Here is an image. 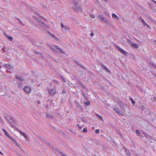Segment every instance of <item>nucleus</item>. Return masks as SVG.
<instances>
[{
  "mask_svg": "<svg viewBox=\"0 0 156 156\" xmlns=\"http://www.w3.org/2000/svg\"><path fill=\"white\" fill-rule=\"evenodd\" d=\"M129 99L131 101L132 103L134 105L136 103L135 101L130 97H129Z\"/></svg>",
  "mask_w": 156,
  "mask_h": 156,
  "instance_id": "nucleus-23",
  "label": "nucleus"
},
{
  "mask_svg": "<svg viewBox=\"0 0 156 156\" xmlns=\"http://www.w3.org/2000/svg\"><path fill=\"white\" fill-rule=\"evenodd\" d=\"M55 130H56V131L58 133H59L60 134H63V132L61 130H59L58 129H57L56 128H55Z\"/></svg>",
  "mask_w": 156,
  "mask_h": 156,
  "instance_id": "nucleus-24",
  "label": "nucleus"
},
{
  "mask_svg": "<svg viewBox=\"0 0 156 156\" xmlns=\"http://www.w3.org/2000/svg\"><path fill=\"white\" fill-rule=\"evenodd\" d=\"M53 82L56 83H58L59 82L58 81L54 79L53 80Z\"/></svg>",
  "mask_w": 156,
  "mask_h": 156,
  "instance_id": "nucleus-49",
  "label": "nucleus"
},
{
  "mask_svg": "<svg viewBox=\"0 0 156 156\" xmlns=\"http://www.w3.org/2000/svg\"><path fill=\"white\" fill-rule=\"evenodd\" d=\"M149 65L152 66L154 68L156 66V65L151 62H149Z\"/></svg>",
  "mask_w": 156,
  "mask_h": 156,
  "instance_id": "nucleus-29",
  "label": "nucleus"
},
{
  "mask_svg": "<svg viewBox=\"0 0 156 156\" xmlns=\"http://www.w3.org/2000/svg\"><path fill=\"white\" fill-rule=\"evenodd\" d=\"M81 91L82 93L83 96L85 99L86 100H88V98L87 95L82 90H81Z\"/></svg>",
  "mask_w": 156,
  "mask_h": 156,
  "instance_id": "nucleus-13",
  "label": "nucleus"
},
{
  "mask_svg": "<svg viewBox=\"0 0 156 156\" xmlns=\"http://www.w3.org/2000/svg\"><path fill=\"white\" fill-rule=\"evenodd\" d=\"M50 105H51L52 106H53L54 105V104L53 102V100H51L50 101Z\"/></svg>",
  "mask_w": 156,
  "mask_h": 156,
  "instance_id": "nucleus-36",
  "label": "nucleus"
},
{
  "mask_svg": "<svg viewBox=\"0 0 156 156\" xmlns=\"http://www.w3.org/2000/svg\"><path fill=\"white\" fill-rule=\"evenodd\" d=\"M37 20L38 22H39L40 23H41L42 22V21H41V19H38Z\"/></svg>",
  "mask_w": 156,
  "mask_h": 156,
  "instance_id": "nucleus-56",
  "label": "nucleus"
},
{
  "mask_svg": "<svg viewBox=\"0 0 156 156\" xmlns=\"http://www.w3.org/2000/svg\"><path fill=\"white\" fill-rule=\"evenodd\" d=\"M148 5L150 6V7L153 9L155 10L156 9V7L154 6V5L151 4V3H149L148 4Z\"/></svg>",
  "mask_w": 156,
  "mask_h": 156,
  "instance_id": "nucleus-18",
  "label": "nucleus"
},
{
  "mask_svg": "<svg viewBox=\"0 0 156 156\" xmlns=\"http://www.w3.org/2000/svg\"><path fill=\"white\" fill-rule=\"evenodd\" d=\"M146 109V108L144 107L143 105H141L140 108V109L141 110H145Z\"/></svg>",
  "mask_w": 156,
  "mask_h": 156,
  "instance_id": "nucleus-38",
  "label": "nucleus"
},
{
  "mask_svg": "<svg viewBox=\"0 0 156 156\" xmlns=\"http://www.w3.org/2000/svg\"><path fill=\"white\" fill-rule=\"evenodd\" d=\"M143 26L144 27L146 26L147 27L151 29V27L148 25V24H147V23L145 24V25H143Z\"/></svg>",
  "mask_w": 156,
  "mask_h": 156,
  "instance_id": "nucleus-47",
  "label": "nucleus"
},
{
  "mask_svg": "<svg viewBox=\"0 0 156 156\" xmlns=\"http://www.w3.org/2000/svg\"><path fill=\"white\" fill-rule=\"evenodd\" d=\"M134 39L137 42H138L139 43H141L140 41L139 40H137V39H136L135 38Z\"/></svg>",
  "mask_w": 156,
  "mask_h": 156,
  "instance_id": "nucleus-60",
  "label": "nucleus"
},
{
  "mask_svg": "<svg viewBox=\"0 0 156 156\" xmlns=\"http://www.w3.org/2000/svg\"><path fill=\"white\" fill-rule=\"evenodd\" d=\"M135 132H136V134L137 135H138V136L140 135V132L138 130H137V129L136 130Z\"/></svg>",
  "mask_w": 156,
  "mask_h": 156,
  "instance_id": "nucleus-34",
  "label": "nucleus"
},
{
  "mask_svg": "<svg viewBox=\"0 0 156 156\" xmlns=\"http://www.w3.org/2000/svg\"><path fill=\"white\" fill-rule=\"evenodd\" d=\"M73 62H74L75 63L77 64V65L79 66L80 63H79L76 60H74L73 61Z\"/></svg>",
  "mask_w": 156,
  "mask_h": 156,
  "instance_id": "nucleus-44",
  "label": "nucleus"
},
{
  "mask_svg": "<svg viewBox=\"0 0 156 156\" xmlns=\"http://www.w3.org/2000/svg\"><path fill=\"white\" fill-rule=\"evenodd\" d=\"M84 103L86 105H89L90 104V101H87L84 102Z\"/></svg>",
  "mask_w": 156,
  "mask_h": 156,
  "instance_id": "nucleus-30",
  "label": "nucleus"
},
{
  "mask_svg": "<svg viewBox=\"0 0 156 156\" xmlns=\"http://www.w3.org/2000/svg\"><path fill=\"white\" fill-rule=\"evenodd\" d=\"M46 115H47V116L48 117V118H50L53 119V118H54V117H55L54 116L50 114V113H46Z\"/></svg>",
  "mask_w": 156,
  "mask_h": 156,
  "instance_id": "nucleus-19",
  "label": "nucleus"
},
{
  "mask_svg": "<svg viewBox=\"0 0 156 156\" xmlns=\"http://www.w3.org/2000/svg\"><path fill=\"white\" fill-rule=\"evenodd\" d=\"M47 89L49 93L52 95H55L56 93V90L55 89L50 88L47 87Z\"/></svg>",
  "mask_w": 156,
  "mask_h": 156,
  "instance_id": "nucleus-3",
  "label": "nucleus"
},
{
  "mask_svg": "<svg viewBox=\"0 0 156 156\" xmlns=\"http://www.w3.org/2000/svg\"><path fill=\"white\" fill-rule=\"evenodd\" d=\"M34 53L36 54H37L38 53H39V52H38L37 51H35L34 52Z\"/></svg>",
  "mask_w": 156,
  "mask_h": 156,
  "instance_id": "nucleus-63",
  "label": "nucleus"
},
{
  "mask_svg": "<svg viewBox=\"0 0 156 156\" xmlns=\"http://www.w3.org/2000/svg\"><path fill=\"white\" fill-rule=\"evenodd\" d=\"M115 46L116 48L119 49L120 52L122 53L123 55H125L126 54H128V52L126 51H125L123 50L122 48H120L119 46L115 45Z\"/></svg>",
  "mask_w": 156,
  "mask_h": 156,
  "instance_id": "nucleus-6",
  "label": "nucleus"
},
{
  "mask_svg": "<svg viewBox=\"0 0 156 156\" xmlns=\"http://www.w3.org/2000/svg\"><path fill=\"white\" fill-rule=\"evenodd\" d=\"M101 65V66L104 68V69L105 70L109 73L110 74L111 73V72L110 70L107 67H106L104 64H103L102 63H101L100 64H99V65Z\"/></svg>",
  "mask_w": 156,
  "mask_h": 156,
  "instance_id": "nucleus-7",
  "label": "nucleus"
},
{
  "mask_svg": "<svg viewBox=\"0 0 156 156\" xmlns=\"http://www.w3.org/2000/svg\"><path fill=\"white\" fill-rule=\"evenodd\" d=\"M12 127H14L15 129L16 130L18 131L19 132V131H21V130H19L17 128V127H14L13 126H12Z\"/></svg>",
  "mask_w": 156,
  "mask_h": 156,
  "instance_id": "nucleus-55",
  "label": "nucleus"
},
{
  "mask_svg": "<svg viewBox=\"0 0 156 156\" xmlns=\"http://www.w3.org/2000/svg\"><path fill=\"white\" fill-rule=\"evenodd\" d=\"M90 35L91 37L93 36L94 35V33L93 32L91 33L90 34Z\"/></svg>",
  "mask_w": 156,
  "mask_h": 156,
  "instance_id": "nucleus-61",
  "label": "nucleus"
},
{
  "mask_svg": "<svg viewBox=\"0 0 156 156\" xmlns=\"http://www.w3.org/2000/svg\"><path fill=\"white\" fill-rule=\"evenodd\" d=\"M98 19L100 20L101 21L107 23L110 26H112V23L111 22H110L108 20L104 17L103 15H100L98 16Z\"/></svg>",
  "mask_w": 156,
  "mask_h": 156,
  "instance_id": "nucleus-2",
  "label": "nucleus"
},
{
  "mask_svg": "<svg viewBox=\"0 0 156 156\" xmlns=\"http://www.w3.org/2000/svg\"><path fill=\"white\" fill-rule=\"evenodd\" d=\"M78 83L79 85L82 87L85 90H87V88L84 85L83 83L80 81L79 80H78Z\"/></svg>",
  "mask_w": 156,
  "mask_h": 156,
  "instance_id": "nucleus-9",
  "label": "nucleus"
},
{
  "mask_svg": "<svg viewBox=\"0 0 156 156\" xmlns=\"http://www.w3.org/2000/svg\"><path fill=\"white\" fill-rule=\"evenodd\" d=\"M55 47L56 48L58 49L57 50H55V52L56 53H58L59 52V50L60 49V48L58 47V46L57 45H55Z\"/></svg>",
  "mask_w": 156,
  "mask_h": 156,
  "instance_id": "nucleus-27",
  "label": "nucleus"
},
{
  "mask_svg": "<svg viewBox=\"0 0 156 156\" xmlns=\"http://www.w3.org/2000/svg\"><path fill=\"white\" fill-rule=\"evenodd\" d=\"M112 17L119 19V17L117 16L114 13H113L112 15Z\"/></svg>",
  "mask_w": 156,
  "mask_h": 156,
  "instance_id": "nucleus-32",
  "label": "nucleus"
},
{
  "mask_svg": "<svg viewBox=\"0 0 156 156\" xmlns=\"http://www.w3.org/2000/svg\"><path fill=\"white\" fill-rule=\"evenodd\" d=\"M131 46L136 49L137 48L139 47V45L137 44H134L133 43H131Z\"/></svg>",
  "mask_w": 156,
  "mask_h": 156,
  "instance_id": "nucleus-10",
  "label": "nucleus"
},
{
  "mask_svg": "<svg viewBox=\"0 0 156 156\" xmlns=\"http://www.w3.org/2000/svg\"><path fill=\"white\" fill-rule=\"evenodd\" d=\"M9 138L11 139L15 143V144L16 146L19 147V145L18 144L17 142L16 141V140L15 139L13 138L12 137H10Z\"/></svg>",
  "mask_w": 156,
  "mask_h": 156,
  "instance_id": "nucleus-20",
  "label": "nucleus"
},
{
  "mask_svg": "<svg viewBox=\"0 0 156 156\" xmlns=\"http://www.w3.org/2000/svg\"><path fill=\"white\" fill-rule=\"evenodd\" d=\"M43 141L48 145L50 144L49 142L46 140H44Z\"/></svg>",
  "mask_w": 156,
  "mask_h": 156,
  "instance_id": "nucleus-45",
  "label": "nucleus"
},
{
  "mask_svg": "<svg viewBox=\"0 0 156 156\" xmlns=\"http://www.w3.org/2000/svg\"><path fill=\"white\" fill-rule=\"evenodd\" d=\"M96 4H97L98 5L100 4V3L99 2L98 0H96L95 1Z\"/></svg>",
  "mask_w": 156,
  "mask_h": 156,
  "instance_id": "nucleus-53",
  "label": "nucleus"
},
{
  "mask_svg": "<svg viewBox=\"0 0 156 156\" xmlns=\"http://www.w3.org/2000/svg\"><path fill=\"white\" fill-rule=\"evenodd\" d=\"M123 149L125 150V151L128 156L130 155V153L129 151L125 147H123Z\"/></svg>",
  "mask_w": 156,
  "mask_h": 156,
  "instance_id": "nucleus-15",
  "label": "nucleus"
},
{
  "mask_svg": "<svg viewBox=\"0 0 156 156\" xmlns=\"http://www.w3.org/2000/svg\"><path fill=\"white\" fill-rule=\"evenodd\" d=\"M127 42H128V43H130V45H131V43H133L129 39H127Z\"/></svg>",
  "mask_w": 156,
  "mask_h": 156,
  "instance_id": "nucleus-52",
  "label": "nucleus"
},
{
  "mask_svg": "<svg viewBox=\"0 0 156 156\" xmlns=\"http://www.w3.org/2000/svg\"><path fill=\"white\" fill-rule=\"evenodd\" d=\"M18 20L19 21V22L21 24H22L23 26H24V25L23 24V23H22L21 21L18 18Z\"/></svg>",
  "mask_w": 156,
  "mask_h": 156,
  "instance_id": "nucleus-54",
  "label": "nucleus"
},
{
  "mask_svg": "<svg viewBox=\"0 0 156 156\" xmlns=\"http://www.w3.org/2000/svg\"><path fill=\"white\" fill-rule=\"evenodd\" d=\"M38 53V54L40 56H41L42 57H43V54L42 53L40 52H39V53Z\"/></svg>",
  "mask_w": 156,
  "mask_h": 156,
  "instance_id": "nucleus-43",
  "label": "nucleus"
},
{
  "mask_svg": "<svg viewBox=\"0 0 156 156\" xmlns=\"http://www.w3.org/2000/svg\"><path fill=\"white\" fill-rule=\"evenodd\" d=\"M90 16L92 18H95V16L94 15L91 14L90 15Z\"/></svg>",
  "mask_w": 156,
  "mask_h": 156,
  "instance_id": "nucleus-58",
  "label": "nucleus"
},
{
  "mask_svg": "<svg viewBox=\"0 0 156 156\" xmlns=\"http://www.w3.org/2000/svg\"><path fill=\"white\" fill-rule=\"evenodd\" d=\"M76 125L78 126V128L80 129H82V127L80 125H79L78 124H77Z\"/></svg>",
  "mask_w": 156,
  "mask_h": 156,
  "instance_id": "nucleus-51",
  "label": "nucleus"
},
{
  "mask_svg": "<svg viewBox=\"0 0 156 156\" xmlns=\"http://www.w3.org/2000/svg\"><path fill=\"white\" fill-rule=\"evenodd\" d=\"M105 14L107 16H108L109 17L110 16L108 12H105Z\"/></svg>",
  "mask_w": 156,
  "mask_h": 156,
  "instance_id": "nucleus-50",
  "label": "nucleus"
},
{
  "mask_svg": "<svg viewBox=\"0 0 156 156\" xmlns=\"http://www.w3.org/2000/svg\"><path fill=\"white\" fill-rule=\"evenodd\" d=\"M140 20L141 21L142 23H143V25H145L147 23L142 18H140Z\"/></svg>",
  "mask_w": 156,
  "mask_h": 156,
  "instance_id": "nucleus-26",
  "label": "nucleus"
},
{
  "mask_svg": "<svg viewBox=\"0 0 156 156\" xmlns=\"http://www.w3.org/2000/svg\"><path fill=\"white\" fill-rule=\"evenodd\" d=\"M31 88L29 86H26L23 88L24 91L27 93H29L31 91Z\"/></svg>",
  "mask_w": 156,
  "mask_h": 156,
  "instance_id": "nucleus-5",
  "label": "nucleus"
},
{
  "mask_svg": "<svg viewBox=\"0 0 156 156\" xmlns=\"http://www.w3.org/2000/svg\"><path fill=\"white\" fill-rule=\"evenodd\" d=\"M150 140V142L151 143H154V140H153V139H151V140Z\"/></svg>",
  "mask_w": 156,
  "mask_h": 156,
  "instance_id": "nucleus-57",
  "label": "nucleus"
},
{
  "mask_svg": "<svg viewBox=\"0 0 156 156\" xmlns=\"http://www.w3.org/2000/svg\"><path fill=\"white\" fill-rule=\"evenodd\" d=\"M4 66L6 68L10 70L12 68V66L10 65L5 64L4 65Z\"/></svg>",
  "mask_w": 156,
  "mask_h": 156,
  "instance_id": "nucleus-14",
  "label": "nucleus"
},
{
  "mask_svg": "<svg viewBox=\"0 0 156 156\" xmlns=\"http://www.w3.org/2000/svg\"><path fill=\"white\" fill-rule=\"evenodd\" d=\"M4 34L10 41H12L13 40V38L12 37L7 35L5 33H4Z\"/></svg>",
  "mask_w": 156,
  "mask_h": 156,
  "instance_id": "nucleus-16",
  "label": "nucleus"
},
{
  "mask_svg": "<svg viewBox=\"0 0 156 156\" xmlns=\"http://www.w3.org/2000/svg\"><path fill=\"white\" fill-rule=\"evenodd\" d=\"M80 67H81L83 69H84L85 70H87V68L85 67L83 65L81 64H80L79 65Z\"/></svg>",
  "mask_w": 156,
  "mask_h": 156,
  "instance_id": "nucleus-37",
  "label": "nucleus"
},
{
  "mask_svg": "<svg viewBox=\"0 0 156 156\" xmlns=\"http://www.w3.org/2000/svg\"><path fill=\"white\" fill-rule=\"evenodd\" d=\"M73 4L76 6L77 8L80 10L81 9H82V7L79 4V3L76 1H73Z\"/></svg>",
  "mask_w": 156,
  "mask_h": 156,
  "instance_id": "nucleus-8",
  "label": "nucleus"
},
{
  "mask_svg": "<svg viewBox=\"0 0 156 156\" xmlns=\"http://www.w3.org/2000/svg\"><path fill=\"white\" fill-rule=\"evenodd\" d=\"M59 52H60L62 53H64L65 52L63 50H62V49H61L60 48L59 49Z\"/></svg>",
  "mask_w": 156,
  "mask_h": 156,
  "instance_id": "nucleus-42",
  "label": "nucleus"
},
{
  "mask_svg": "<svg viewBox=\"0 0 156 156\" xmlns=\"http://www.w3.org/2000/svg\"><path fill=\"white\" fill-rule=\"evenodd\" d=\"M145 136L146 137L147 139L149 140H151V136L147 135V134L145 135Z\"/></svg>",
  "mask_w": 156,
  "mask_h": 156,
  "instance_id": "nucleus-33",
  "label": "nucleus"
},
{
  "mask_svg": "<svg viewBox=\"0 0 156 156\" xmlns=\"http://www.w3.org/2000/svg\"><path fill=\"white\" fill-rule=\"evenodd\" d=\"M95 133L98 134L100 133V130L99 129H96L95 130Z\"/></svg>",
  "mask_w": 156,
  "mask_h": 156,
  "instance_id": "nucleus-48",
  "label": "nucleus"
},
{
  "mask_svg": "<svg viewBox=\"0 0 156 156\" xmlns=\"http://www.w3.org/2000/svg\"><path fill=\"white\" fill-rule=\"evenodd\" d=\"M2 130L3 131V132L5 133V134L9 138H10V137H11L9 135V134L7 132V131L4 129H2Z\"/></svg>",
  "mask_w": 156,
  "mask_h": 156,
  "instance_id": "nucleus-17",
  "label": "nucleus"
},
{
  "mask_svg": "<svg viewBox=\"0 0 156 156\" xmlns=\"http://www.w3.org/2000/svg\"><path fill=\"white\" fill-rule=\"evenodd\" d=\"M95 115L97 116L98 118L101 121H103V119L101 116L97 113L95 114Z\"/></svg>",
  "mask_w": 156,
  "mask_h": 156,
  "instance_id": "nucleus-22",
  "label": "nucleus"
},
{
  "mask_svg": "<svg viewBox=\"0 0 156 156\" xmlns=\"http://www.w3.org/2000/svg\"><path fill=\"white\" fill-rule=\"evenodd\" d=\"M150 118L151 119H150V120H151L152 122H153L155 120V117H150Z\"/></svg>",
  "mask_w": 156,
  "mask_h": 156,
  "instance_id": "nucleus-46",
  "label": "nucleus"
},
{
  "mask_svg": "<svg viewBox=\"0 0 156 156\" xmlns=\"http://www.w3.org/2000/svg\"><path fill=\"white\" fill-rule=\"evenodd\" d=\"M148 114L150 115V117H154L155 116L153 112H150Z\"/></svg>",
  "mask_w": 156,
  "mask_h": 156,
  "instance_id": "nucleus-28",
  "label": "nucleus"
},
{
  "mask_svg": "<svg viewBox=\"0 0 156 156\" xmlns=\"http://www.w3.org/2000/svg\"><path fill=\"white\" fill-rule=\"evenodd\" d=\"M79 108H80V109L82 111H83V108L81 106H80V107Z\"/></svg>",
  "mask_w": 156,
  "mask_h": 156,
  "instance_id": "nucleus-59",
  "label": "nucleus"
},
{
  "mask_svg": "<svg viewBox=\"0 0 156 156\" xmlns=\"http://www.w3.org/2000/svg\"><path fill=\"white\" fill-rule=\"evenodd\" d=\"M87 131V128H84L82 132L83 133H86Z\"/></svg>",
  "mask_w": 156,
  "mask_h": 156,
  "instance_id": "nucleus-41",
  "label": "nucleus"
},
{
  "mask_svg": "<svg viewBox=\"0 0 156 156\" xmlns=\"http://www.w3.org/2000/svg\"><path fill=\"white\" fill-rule=\"evenodd\" d=\"M61 26L62 29L64 28L65 29H64V30H65V29H67V28L65 26H64L63 24L62 23H61Z\"/></svg>",
  "mask_w": 156,
  "mask_h": 156,
  "instance_id": "nucleus-39",
  "label": "nucleus"
},
{
  "mask_svg": "<svg viewBox=\"0 0 156 156\" xmlns=\"http://www.w3.org/2000/svg\"><path fill=\"white\" fill-rule=\"evenodd\" d=\"M19 87H21L22 85V84L21 83H19Z\"/></svg>",
  "mask_w": 156,
  "mask_h": 156,
  "instance_id": "nucleus-64",
  "label": "nucleus"
},
{
  "mask_svg": "<svg viewBox=\"0 0 156 156\" xmlns=\"http://www.w3.org/2000/svg\"><path fill=\"white\" fill-rule=\"evenodd\" d=\"M62 93L63 94H65V95H66V96H67V94L66 93V90H63L62 91Z\"/></svg>",
  "mask_w": 156,
  "mask_h": 156,
  "instance_id": "nucleus-40",
  "label": "nucleus"
},
{
  "mask_svg": "<svg viewBox=\"0 0 156 156\" xmlns=\"http://www.w3.org/2000/svg\"><path fill=\"white\" fill-rule=\"evenodd\" d=\"M75 103H76L75 105H76V107L77 108H79L80 107V106H81V105H80V103L79 102H78L76 100H75Z\"/></svg>",
  "mask_w": 156,
  "mask_h": 156,
  "instance_id": "nucleus-21",
  "label": "nucleus"
},
{
  "mask_svg": "<svg viewBox=\"0 0 156 156\" xmlns=\"http://www.w3.org/2000/svg\"><path fill=\"white\" fill-rule=\"evenodd\" d=\"M81 120L84 122H86L87 121L86 119L84 117H81Z\"/></svg>",
  "mask_w": 156,
  "mask_h": 156,
  "instance_id": "nucleus-31",
  "label": "nucleus"
},
{
  "mask_svg": "<svg viewBox=\"0 0 156 156\" xmlns=\"http://www.w3.org/2000/svg\"><path fill=\"white\" fill-rule=\"evenodd\" d=\"M19 133L21 135L23 136V137H24L26 139H28V136L25 133L22 132V131H19Z\"/></svg>",
  "mask_w": 156,
  "mask_h": 156,
  "instance_id": "nucleus-12",
  "label": "nucleus"
},
{
  "mask_svg": "<svg viewBox=\"0 0 156 156\" xmlns=\"http://www.w3.org/2000/svg\"><path fill=\"white\" fill-rule=\"evenodd\" d=\"M17 154L19 156H23L22 155L20 154L19 152H17Z\"/></svg>",
  "mask_w": 156,
  "mask_h": 156,
  "instance_id": "nucleus-62",
  "label": "nucleus"
},
{
  "mask_svg": "<svg viewBox=\"0 0 156 156\" xmlns=\"http://www.w3.org/2000/svg\"><path fill=\"white\" fill-rule=\"evenodd\" d=\"M120 106V108L125 113L130 112L129 108L126 103H124L122 101H120L119 103Z\"/></svg>",
  "mask_w": 156,
  "mask_h": 156,
  "instance_id": "nucleus-1",
  "label": "nucleus"
},
{
  "mask_svg": "<svg viewBox=\"0 0 156 156\" xmlns=\"http://www.w3.org/2000/svg\"><path fill=\"white\" fill-rule=\"evenodd\" d=\"M16 79H18L22 82L23 81L24 78L22 76H20L16 75Z\"/></svg>",
  "mask_w": 156,
  "mask_h": 156,
  "instance_id": "nucleus-11",
  "label": "nucleus"
},
{
  "mask_svg": "<svg viewBox=\"0 0 156 156\" xmlns=\"http://www.w3.org/2000/svg\"><path fill=\"white\" fill-rule=\"evenodd\" d=\"M61 78V79L63 80V81L66 83V80H65V79L64 77V76H63L62 75L60 76Z\"/></svg>",
  "mask_w": 156,
  "mask_h": 156,
  "instance_id": "nucleus-35",
  "label": "nucleus"
},
{
  "mask_svg": "<svg viewBox=\"0 0 156 156\" xmlns=\"http://www.w3.org/2000/svg\"><path fill=\"white\" fill-rule=\"evenodd\" d=\"M114 110L115 111L116 113H117L120 116H123L124 114L123 112L122 111H120L119 109L117 107H115L114 108Z\"/></svg>",
  "mask_w": 156,
  "mask_h": 156,
  "instance_id": "nucleus-4",
  "label": "nucleus"
},
{
  "mask_svg": "<svg viewBox=\"0 0 156 156\" xmlns=\"http://www.w3.org/2000/svg\"><path fill=\"white\" fill-rule=\"evenodd\" d=\"M49 34L53 37H54L58 41H59V39L58 38L55 37V35L52 34H51V33L49 31Z\"/></svg>",
  "mask_w": 156,
  "mask_h": 156,
  "instance_id": "nucleus-25",
  "label": "nucleus"
}]
</instances>
